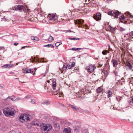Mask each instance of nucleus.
I'll list each match as a JSON object with an SVG mask.
<instances>
[{
    "label": "nucleus",
    "mask_w": 133,
    "mask_h": 133,
    "mask_svg": "<svg viewBox=\"0 0 133 133\" xmlns=\"http://www.w3.org/2000/svg\"><path fill=\"white\" fill-rule=\"evenodd\" d=\"M14 109L11 107H7L4 108L3 110V112L5 115L9 117L13 116L15 114Z\"/></svg>",
    "instance_id": "1"
},
{
    "label": "nucleus",
    "mask_w": 133,
    "mask_h": 133,
    "mask_svg": "<svg viewBox=\"0 0 133 133\" xmlns=\"http://www.w3.org/2000/svg\"><path fill=\"white\" fill-rule=\"evenodd\" d=\"M52 80L53 82L51 84L52 88L54 91L56 90H56L55 91H53V94L57 95L58 97H60L62 96L63 95V94L62 93H61L60 92H59L58 91V89H56V79H53Z\"/></svg>",
    "instance_id": "2"
},
{
    "label": "nucleus",
    "mask_w": 133,
    "mask_h": 133,
    "mask_svg": "<svg viewBox=\"0 0 133 133\" xmlns=\"http://www.w3.org/2000/svg\"><path fill=\"white\" fill-rule=\"evenodd\" d=\"M27 7L22 5H16L12 7V9L15 11H25L27 9Z\"/></svg>",
    "instance_id": "3"
},
{
    "label": "nucleus",
    "mask_w": 133,
    "mask_h": 133,
    "mask_svg": "<svg viewBox=\"0 0 133 133\" xmlns=\"http://www.w3.org/2000/svg\"><path fill=\"white\" fill-rule=\"evenodd\" d=\"M41 129L46 132H48L52 128L51 125L49 124H46L43 123L41 124Z\"/></svg>",
    "instance_id": "4"
},
{
    "label": "nucleus",
    "mask_w": 133,
    "mask_h": 133,
    "mask_svg": "<svg viewBox=\"0 0 133 133\" xmlns=\"http://www.w3.org/2000/svg\"><path fill=\"white\" fill-rule=\"evenodd\" d=\"M29 115L27 114H24L21 115L19 117L20 121L22 123L25 122H27L30 121Z\"/></svg>",
    "instance_id": "5"
},
{
    "label": "nucleus",
    "mask_w": 133,
    "mask_h": 133,
    "mask_svg": "<svg viewBox=\"0 0 133 133\" xmlns=\"http://www.w3.org/2000/svg\"><path fill=\"white\" fill-rule=\"evenodd\" d=\"M96 68V67L94 65H91L87 66L85 69L89 72L91 73L94 72Z\"/></svg>",
    "instance_id": "6"
},
{
    "label": "nucleus",
    "mask_w": 133,
    "mask_h": 133,
    "mask_svg": "<svg viewBox=\"0 0 133 133\" xmlns=\"http://www.w3.org/2000/svg\"><path fill=\"white\" fill-rule=\"evenodd\" d=\"M58 16L54 14H52L51 15H50L48 16V19L49 21V22L52 23L54 21L58 19Z\"/></svg>",
    "instance_id": "7"
},
{
    "label": "nucleus",
    "mask_w": 133,
    "mask_h": 133,
    "mask_svg": "<svg viewBox=\"0 0 133 133\" xmlns=\"http://www.w3.org/2000/svg\"><path fill=\"white\" fill-rule=\"evenodd\" d=\"M129 18L133 19V16L131 15V14L129 12H125V23H130L131 22V21L129 22H129H128V21H126L127 20H128Z\"/></svg>",
    "instance_id": "8"
},
{
    "label": "nucleus",
    "mask_w": 133,
    "mask_h": 133,
    "mask_svg": "<svg viewBox=\"0 0 133 133\" xmlns=\"http://www.w3.org/2000/svg\"><path fill=\"white\" fill-rule=\"evenodd\" d=\"M125 68L127 71L132 70L133 71V69H132V66L130 63L127 62L125 63Z\"/></svg>",
    "instance_id": "9"
},
{
    "label": "nucleus",
    "mask_w": 133,
    "mask_h": 133,
    "mask_svg": "<svg viewBox=\"0 0 133 133\" xmlns=\"http://www.w3.org/2000/svg\"><path fill=\"white\" fill-rule=\"evenodd\" d=\"M84 22V21L82 19H77L75 21L74 23L75 24H78L79 28H82V24Z\"/></svg>",
    "instance_id": "10"
},
{
    "label": "nucleus",
    "mask_w": 133,
    "mask_h": 133,
    "mask_svg": "<svg viewBox=\"0 0 133 133\" xmlns=\"http://www.w3.org/2000/svg\"><path fill=\"white\" fill-rule=\"evenodd\" d=\"M124 57H125V52H123V53L121 56V61L119 60V62H120V66H123L124 64Z\"/></svg>",
    "instance_id": "11"
},
{
    "label": "nucleus",
    "mask_w": 133,
    "mask_h": 133,
    "mask_svg": "<svg viewBox=\"0 0 133 133\" xmlns=\"http://www.w3.org/2000/svg\"><path fill=\"white\" fill-rule=\"evenodd\" d=\"M101 18V14L99 12L97 13L96 14L94 15V18L97 21L100 20Z\"/></svg>",
    "instance_id": "12"
},
{
    "label": "nucleus",
    "mask_w": 133,
    "mask_h": 133,
    "mask_svg": "<svg viewBox=\"0 0 133 133\" xmlns=\"http://www.w3.org/2000/svg\"><path fill=\"white\" fill-rule=\"evenodd\" d=\"M111 62L112 63L114 67H116L118 64L117 61L114 59H112Z\"/></svg>",
    "instance_id": "13"
},
{
    "label": "nucleus",
    "mask_w": 133,
    "mask_h": 133,
    "mask_svg": "<svg viewBox=\"0 0 133 133\" xmlns=\"http://www.w3.org/2000/svg\"><path fill=\"white\" fill-rule=\"evenodd\" d=\"M128 102L130 105L133 106V97L129 98L128 100Z\"/></svg>",
    "instance_id": "14"
},
{
    "label": "nucleus",
    "mask_w": 133,
    "mask_h": 133,
    "mask_svg": "<svg viewBox=\"0 0 133 133\" xmlns=\"http://www.w3.org/2000/svg\"><path fill=\"white\" fill-rule=\"evenodd\" d=\"M24 72L25 74L31 73V71L30 68L27 67L24 70Z\"/></svg>",
    "instance_id": "15"
},
{
    "label": "nucleus",
    "mask_w": 133,
    "mask_h": 133,
    "mask_svg": "<svg viewBox=\"0 0 133 133\" xmlns=\"http://www.w3.org/2000/svg\"><path fill=\"white\" fill-rule=\"evenodd\" d=\"M119 19L120 21L122 23H125V19L124 18V16L123 14L121 15L120 17H119Z\"/></svg>",
    "instance_id": "16"
},
{
    "label": "nucleus",
    "mask_w": 133,
    "mask_h": 133,
    "mask_svg": "<svg viewBox=\"0 0 133 133\" xmlns=\"http://www.w3.org/2000/svg\"><path fill=\"white\" fill-rule=\"evenodd\" d=\"M119 14L120 13L118 11L113 12V16H114L116 18H118V17L119 15Z\"/></svg>",
    "instance_id": "17"
},
{
    "label": "nucleus",
    "mask_w": 133,
    "mask_h": 133,
    "mask_svg": "<svg viewBox=\"0 0 133 133\" xmlns=\"http://www.w3.org/2000/svg\"><path fill=\"white\" fill-rule=\"evenodd\" d=\"M63 133H71L70 129L69 128H65L64 129L63 132Z\"/></svg>",
    "instance_id": "18"
},
{
    "label": "nucleus",
    "mask_w": 133,
    "mask_h": 133,
    "mask_svg": "<svg viewBox=\"0 0 133 133\" xmlns=\"http://www.w3.org/2000/svg\"><path fill=\"white\" fill-rule=\"evenodd\" d=\"M107 96L108 98L112 96V92L111 91L108 90L107 91Z\"/></svg>",
    "instance_id": "19"
},
{
    "label": "nucleus",
    "mask_w": 133,
    "mask_h": 133,
    "mask_svg": "<svg viewBox=\"0 0 133 133\" xmlns=\"http://www.w3.org/2000/svg\"><path fill=\"white\" fill-rule=\"evenodd\" d=\"M97 92L98 93H101L103 91V89L102 87H98L96 90Z\"/></svg>",
    "instance_id": "20"
},
{
    "label": "nucleus",
    "mask_w": 133,
    "mask_h": 133,
    "mask_svg": "<svg viewBox=\"0 0 133 133\" xmlns=\"http://www.w3.org/2000/svg\"><path fill=\"white\" fill-rule=\"evenodd\" d=\"M14 97H15L14 96H8L5 99V100L8 101L9 99H11L12 101H14L15 100L13 98Z\"/></svg>",
    "instance_id": "21"
},
{
    "label": "nucleus",
    "mask_w": 133,
    "mask_h": 133,
    "mask_svg": "<svg viewBox=\"0 0 133 133\" xmlns=\"http://www.w3.org/2000/svg\"><path fill=\"white\" fill-rule=\"evenodd\" d=\"M3 67H4L5 68H9L12 67V65L9 64H6L3 66Z\"/></svg>",
    "instance_id": "22"
},
{
    "label": "nucleus",
    "mask_w": 133,
    "mask_h": 133,
    "mask_svg": "<svg viewBox=\"0 0 133 133\" xmlns=\"http://www.w3.org/2000/svg\"><path fill=\"white\" fill-rule=\"evenodd\" d=\"M31 38L32 40L35 41H38L39 40V38L36 37H31Z\"/></svg>",
    "instance_id": "23"
},
{
    "label": "nucleus",
    "mask_w": 133,
    "mask_h": 133,
    "mask_svg": "<svg viewBox=\"0 0 133 133\" xmlns=\"http://www.w3.org/2000/svg\"><path fill=\"white\" fill-rule=\"evenodd\" d=\"M44 46L45 47H51L52 48L54 47V46L51 44H48L47 45H44Z\"/></svg>",
    "instance_id": "24"
},
{
    "label": "nucleus",
    "mask_w": 133,
    "mask_h": 133,
    "mask_svg": "<svg viewBox=\"0 0 133 133\" xmlns=\"http://www.w3.org/2000/svg\"><path fill=\"white\" fill-rule=\"evenodd\" d=\"M62 44V42H56L55 44V46L56 47H58L59 45Z\"/></svg>",
    "instance_id": "25"
},
{
    "label": "nucleus",
    "mask_w": 133,
    "mask_h": 133,
    "mask_svg": "<svg viewBox=\"0 0 133 133\" xmlns=\"http://www.w3.org/2000/svg\"><path fill=\"white\" fill-rule=\"evenodd\" d=\"M69 39L71 40H78L79 39V38H78L74 37L73 38H69Z\"/></svg>",
    "instance_id": "26"
},
{
    "label": "nucleus",
    "mask_w": 133,
    "mask_h": 133,
    "mask_svg": "<svg viewBox=\"0 0 133 133\" xmlns=\"http://www.w3.org/2000/svg\"><path fill=\"white\" fill-rule=\"evenodd\" d=\"M48 40L49 41H52L54 40V38L52 36H50L48 38Z\"/></svg>",
    "instance_id": "27"
},
{
    "label": "nucleus",
    "mask_w": 133,
    "mask_h": 133,
    "mask_svg": "<svg viewBox=\"0 0 133 133\" xmlns=\"http://www.w3.org/2000/svg\"><path fill=\"white\" fill-rule=\"evenodd\" d=\"M69 64L72 66V67H73L74 66L75 63L74 62H72L70 63Z\"/></svg>",
    "instance_id": "28"
},
{
    "label": "nucleus",
    "mask_w": 133,
    "mask_h": 133,
    "mask_svg": "<svg viewBox=\"0 0 133 133\" xmlns=\"http://www.w3.org/2000/svg\"><path fill=\"white\" fill-rule=\"evenodd\" d=\"M113 12L112 11L109 12H108V14L111 16H113Z\"/></svg>",
    "instance_id": "29"
},
{
    "label": "nucleus",
    "mask_w": 133,
    "mask_h": 133,
    "mask_svg": "<svg viewBox=\"0 0 133 133\" xmlns=\"http://www.w3.org/2000/svg\"><path fill=\"white\" fill-rule=\"evenodd\" d=\"M109 28L111 31H113L115 30V28H113L110 26Z\"/></svg>",
    "instance_id": "30"
},
{
    "label": "nucleus",
    "mask_w": 133,
    "mask_h": 133,
    "mask_svg": "<svg viewBox=\"0 0 133 133\" xmlns=\"http://www.w3.org/2000/svg\"><path fill=\"white\" fill-rule=\"evenodd\" d=\"M72 66L69 64L66 66V68L68 69H70L72 68Z\"/></svg>",
    "instance_id": "31"
},
{
    "label": "nucleus",
    "mask_w": 133,
    "mask_h": 133,
    "mask_svg": "<svg viewBox=\"0 0 133 133\" xmlns=\"http://www.w3.org/2000/svg\"><path fill=\"white\" fill-rule=\"evenodd\" d=\"M107 50H104L102 52V54L103 55H106L107 54Z\"/></svg>",
    "instance_id": "32"
},
{
    "label": "nucleus",
    "mask_w": 133,
    "mask_h": 133,
    "mask_svg": "<svg viewBox=\"0 0 133 133\" xmlns=\"http://www.w3.org/2000/svg\"><path fill=\"white\" fill-rule=\"evenodd\" d=\"M79 108L78 107L75 106L74 109H75V110L77 111L79 110Z\"/></svg>",
    "instance_id": "33"
},
{
    "label": "nucleus",
    "mask_w": 133,
    "mask_h": 133,
    "mask_svg": "<svg viewBox=\"0 0 133 133\" xmlns=\"http://www.w3.org/2000/svg\"><path fill=\"white\" fill-rule=\"evenodd\" d=\"M43 104L47 105L49 104V102L48 101H45L42 103Z\"/></svg>",
    "instance_id": "34"
},
{
    "label": "nucleus",
    "mask_w": 133,
    "mask_h": 133,
    "mask_svg": "<svg viewBox=\"0 0 133 133\" xmlns=\"http://www.w3.org/2000/svg\"><path fill=\"white\" fill-rule=\"evenodd\" d=\"M54 125L55 127H59V125L58 123H55Z\"/></svg>",
    "instance_id": "35"
},
{
    "label": "nucleus",
    "mask_w": 133,
    "mask_h": 133,
    "mask_svg": "<svg viewBox=\"0 0 133 133\" xmlns=\"http://www.w3.org/2000/svg\"><path fill=\"white\" fill-rule=\"evenodd\" d=\"M36 70H37V68H34V70L33 71H31V72H34V73L33 74V75H34L35 74V72H36Z\"/></svg>",
    "instance_id": "36"
},
{
    "label": "nucleus",
    "mask_w": 133,
    "mask_h": 133,
    "mask_svg": "<svg viewBox=\"0 0 133 133\" xmlns=\"http://www.w3.org/2000/svg\"><path fill=\"white\" fill-rule=\"evenodd\" d=\"M31 102L33 104H34L35 103V101L34 99H31Z\"/></svg>",
    "instance_id": "37"
},
{
    "label": "nucleus",
    "mask_w": 133,
    "mask_h": 133,
    "mask_svg": "<svg viewBox=\"0 0 133 133\" xmlns=\"http://www.w3.org/2000/svg\"><path fill=\"white\" fill-rule=\"evenodd\" d=\"M31 96L30 95H27L25 96V98L27 99H29L30 98Z\"/></svg>",
    "instance_id": "38"
},
{
    "label": "nucleus",
    "mask_w": 133,
    "mask_h": 133,
    "mask_svg": "<svg viewBox=\"0 0 133 133\" xmlns=\"http://www.w3.org/2000/svg\"><path fill=\"white\" fill-rule=\"evenodd\" d=\"M69 105L71 108L72 109H74L75 106H74L71 104H69Z\"/></svg>",
    "instance_id": "39"
},
{
    "label": "nucleus",
    "mask_w": 133,
    "mask_h": 133,
    "mask_svg": "<svg viewBox=\"0 0 133 133\" xmlns=\"http://www.w3.org/2000/svg\"><path fill=\"white\" fill-rule=\"evenodd\" d=\"M122 98V97H120L119 98L117 97L116 98V99H117V100L118 101H119L120 100H121V99Z\"/></svg>",
    "instance_id": "40"
},
{
    "label": "nucleus",
    "mask_w": 133,
    "mask_h": 133,
    "mask_svg": "<svg viewBox=\"0 0 133 133\" xmlns=\"http://www.w3.org/2000/svg\"><path fill=\"white\" fill-rule=\"evenodd\" d=\"M28 46H22L21 48V50L22 49H24L25 47H27Z\"/></svg>",
    "instance_id": "41"
},
{
    "label": "nucleus",
    "mask_w": 133,
    "mask_h": 133,
    "mask_svg": "<svg viewBox=\"0 0 133 133\" xmlns=\"http://www.w3.org/2000/svg\"><path fill=\"white\" fill-rule=\"evenodd\" d=\"M4 49V46H0V50H3Z\"/></svg>",
    "instance_id": "42"
},
{
    "label": "nucleus",
    "mask_w": 133,
    "mask_h": 133,
    "mask_svg": "<svg viewBox=\"0 0 133 133\" xmlns=\"http://www.w3.org/2000/svg\"><path fill=\"white\" fill-rule=\"evenodd\" d=\"M70 50H72L76 51V48H72Z\"/></svg>",
    "instance_id": "43"
},
{
    "label": "nucleus",
    "mask_w": 133,
    "mask_h": 133,
    "mask_svg": "<svg viewBox=\"0 0 133 133\" xmlns=\"http://www.w3.org/2000/svg\"><path fill=\"white\" fill-rule=\"evenodd\" d=\"M130 36H133V31H131L130 33Z\"/></svg>",
    "instance_id": "44"
},
{
    "label": "nucleus",
    "mask_w": 133,
    "mask_h": 133,
    "mask_svg": "<svg viewBox=\"0 0 133 133\" xmlns=\"http://www.w3.org/2000/svg\"><path fill=\"white\" fill-rule=\"evenodd\" d=\"M120 30L121 31H124V29L122 27H120Z\"/></svg>",
    "instance_id": "45"
},
{
    "label": "nucleus",
    "mask_w": 133,
    "mask_h": 133,
    "mask_svg": "<svg viewBox=\"0 0 133 133\" xmlns=\"http://www.w3.org/2000/svg\"><path fill=\"white\" fill-rule=\"evenodd\" d=\"M81 49V48H76V51H79V50H80Z\"/></svg>",
    "instance_id": "46"
},
{
    "label": "nucleus",
    "mask_w": 133,
    "mask_h": 133,
    "mask_svg": "<svg viewBox=\"0 0 133 133\" xmlns=\"http://www.w3.org/2000/svg\"><path fill=\"white\" fill-rule=\"evenodd\" d=\"M20 99V98L18 97V98H16V99H15V101H18Z\"/></svg>",
    "instance_id": "47"
},
{
    "label": "nucleus",
    "mask_w": 133,
    "mask_h": 133,
    "mask_svg": "<svg viewBox=\"0 0 133 133\" xmlns=\"http://www.w3.org/2000/svg\"><path fill=\"white\" fill-rule=\"evenodd\" d=\"M18 43L15 42L14 43V45H15L16 46L17 45H18Z\"/></svg>",
    "instance_id": "48"
},
{
    "label": "nucleus",
    "mask_w": 133,
    "mask_h": 133,
    "mask_svg": "<svg viewBox=\"0 0 133 133\" xmlns=\"http://www.w3.org/2000/svg\"><path fill=\"white\" fill-rule=\"evenodd\" d=\"M48 70H46L45 71V74H46V73L48 72Z\"/></svg>",
    "instance_id": "49"
},
{
    "label": "nucleus",
    "mask_w": 133,
    "mask_h": 133,
    "mask_svg": "<svg viewBox=\"0 0 133 133\" xmlns=\"http://www.w3.org/2000/svg\"><path fill=\"white\" fill-rule=\"evenodd\" d=\"M61 105L62 106H63V107H66V106H65L64 104H61Z\"/></svg>",
    "instance_id": "50"
},
{
    "label": "nucleus",
    "mask_w": 133,
    "mask_h": 133,
    "mask_svg": "<svg viewBox=\"0 0 133 133\" xmlns=\"http://www.w3.org/2000/svg\"><path fill=\"white\" fill-rule=\"evenodd\" d=\"M46 75V74H44L43 76L45 77V75Z\"/></svg>",
    "instance_id": "51"
},
{
    "label": "nucleus",
    "mask_w": 133,
    "mask_h": 133,
    "mask_svg": "<svg viewBox=\"0 0 133 133\" xmlns=\"http://www.w3.org/2000/svg\"><path fill=\"white\" fill-rule=\"evenodd\" d=\"M82 110L81 109H80V111H81V112H82Z\"/></svg>",
    "instance_id": "52"
},
{
    "label": "nucleus",
    "mask_w": 133,
    "mask_h": 133,
    "mask_svg": "<svg viewBox=\"0 0 133 133\" xmlns=\"http://www.w3.org/2000/svg\"><path fill=\"white\" fill-rule=\"evenodd\" d=\"M47 82H48V83H49V82H50V81H49V80H48V81H47Z\"/></svg>",
    "instance_id": "53"
},
{
    "label": "nucleus",
    "mask_w": 133,
    "mask_h": 133,
    "mask_svg": "<svg viewBox=\"0 0 133 133\" xmlns=\"http://www.w3.org/2000/svg\"><path fill=\"white\" fill-rule=\"evenodd\" d=\"M111 0H107V1H111Z\"/></svg>",
    "instance_id": "54"
},
{
    "label": "nucleus",
    "mask_w": 133,
    "mask_h": 133,
    "mask_svg": "<svg viewBox=\"0 0 133 133\" xmlns=\"http://www.w3.org/2000/svg\"><path fill=\"white\" fill-rule=\"evenodd\" d=\"M69 32H71V31L70 30V31H69Z\"/></svg>",
    "instance_id": "55"
},
{
    "label": "nucleus",
    "mask_w": 133,
    "mask_h": 133,
    "mask_svg": "<svg viewBox=\"0 0 133 133\" xmlns=\"http://www.w3.org/2000/svg\"><path fill=\"white\" fill-rule=\"evenodd\" d=\"M100 66H102V65H100Z\"/></svg>",
    "instance_id": "56"
},
{
    "label": "nucleus",
    "mask_w": 133,
    "mask_h": 133,
    "mask_svg": "<svg viewBox=\"0 0 133 133\" xmlns=\"http://www.w3.org/2000/svg\"><path fill=\"white\" fill-rule=\"evenodd\" d=\"M16 64V65H17V64H18V63H17Z\"/></svg>",
    "instance_id": "57"
},
{
    "label": "nucleus",
    "mask_w": 133,
    "mask_h": 133,
    "mask_svg": "<svg viewBox=\"0 0 133 133\" xmlns=\"http://www.w3.org/2000/svg\"><path fill=\"white\" fill-rule=\"evenodd\" d=\"M10 133H12V132H10Z\"/></svg>",
    "instance_id": "58"
},
{
    "label": "nucleus",
    "mask_w": 133,
    "mask_h": 133,
    "mask_svg": "<svg viewBox=\"0 0 133 133\" xmlns=\"http://www.w3.org/2000/svg\"><path fill=\"white\" fill-rule=\"evenodd\" d=\"M21 133V132H19V133Z\"/></svg>",
    "instance_id": "59"
}]
</instances>
